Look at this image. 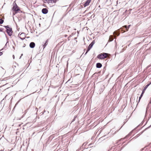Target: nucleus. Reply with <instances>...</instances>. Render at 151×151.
<instances>
[{"label": "nucleus", "instance_id": "36", "mask_svg": "<svg viewBox=\"0 0 151 151\" xmlns=\"http://www.w3.org/2000/svg\"><path fill=\"white\" fill-rule=\"evenodd\" d=\"M151 102V99H150V102L149 103H150Z\"/></svg>", "mask_w": 151, "mask_h": 151}, {"label": "nucleus", "instance_id": "9", "mask_svg": "<svg viewBox=\"0 0 151 151\" xmlns=\"http://www.w3.org/2000/svg\"><path fill=\"white\" fill-rule=\"evenodd\" d=\"M96 67L97 68H101L102 66V64L99 63H97L96 64Z\"/></svg>", "mask_w": 151, "mask_h": 151}, {"label": "nucleus", "instance_id": "23", "mask_svg": "<svg viewBox=\"0 0 151 151\" xmlns=\"http://www.w3.org/2000/svg\"><path fill=\"white\" fill-rule=\"evenodd\" d=\"M76 117H75V118L72 120V122H73L75 120V118Z\"/></svg>", "mask_w": 151, "mask_h": 151}, {"label": "nucleus", "instance_id": "35", "mask_svg": "<svg viewBox=\"0 0 151 151\" xmlns=\"http://www.w3.org/2000/svg\"><path fill=\"white\" fill-rule=\"evenodd\" d=\"M21 36L22 37H23L24 36L23 35H21Z\"/></svg>", "mask_w": 151, "mask_h": 151}, {"label": "nucleus", "instance_id": "5", "mask_svg": "<svg viewBox=\"0 0 151 151\" xmlns=\"http://www.w3.org/2000/svg\"><path fill=\"white\" fill-rule=\"evenodd\" d=\"M113 34L114 37H116L119 35V32L118 30L115 31L114 32Z\"/></svg>", "mask_w": 151, "mask_h": 151}, {"label": "nucleus", "instance_id": "42", "mask_svg": "<svg viewBox=\"0 0 151 151\" xmlns=\"http://www.w3.org/2000/svg\"><path fill=\"white\" fill-rule=\"evenodd\" d=\"M144 150V149L143 148V149H142V150Z\"/></svg>", "mask_w": 151, "mask_h": 151}, {"label": "nucleus", "instance_id": "41", "mask_svg": "<svg viewBox=\"0 0 151 151\" xmlns=\"http://www.w3.org/2000/svg\"><path fill=\"white\" fill-rule=\"evenodd\" d=\"M25 46H23V47H25Z\"/></svg>", "mask_w": 151, "mask_h": 151}, {"label": "nucleus", "instance_id": "21", "mask_svg": "<svg viewBox=\"0 0 151 151\" xmlns=\"http://www.w3.org/2000/svg\"><path fill=\"white\" fill-rule=\"evenodd\" d=\"M19 37L22 40H24L25 39L24 37L22 38L20 37Z\"/></svg>", "mask_w": 151, "mask_h": 151}, {"label": "nucleus", "instance_id": "39", "mask_svg": "<svg viewBox=\"0 0 151 151\" xmlns=\"http://www.w3.org/2000/svg\"><path fill=\"white\" fill-rule=\"evenodd\" d=\"M144 131H143V132H141V134L142 133L144 132Z\"/></svg>", "mask_w": 151, "mask_h": 151}, {"label": "nucleus", "instance_id": "12", "mask_svg": "<svg viewBox=\"0 0 151 151\" xmlns=\"http://www.w3.org/2000/svg\"><path fill=\"white\" fill-rule=\"evenodd\" d=\"M102 53H101L100 54H99L97 56V58L99 59H102Z\"/></svg>", "mask_w": 151, "mask_h": 151}, {"label": "nucleus", "instance_id": "38", "mask_svg": "<svg viewBox=\"0 0 151 151\" xmlns=\"http://www.w3.org/2000/svg\"><path fill=\"white\" fill-rule=\"evenodd\" d=\"M4 34H5V35H6V34L5 33H4Z\"/></svg>", "mask_w": 151, "mask_h": 151}, {"label": "nucleus", "instance_id": "24", "mask_svg": "<svg viewBox=\"0 0 151 151\" xmlns=\"http://www.w3.org/2000/svg\"><path fill=\"white\" fill-rule=\"evenodd\" d=\"M3 29L2 28H0V32H2L3 31Z\"/></svg>", "mask_w": 151, "mask_h": 151}, {"label": "nucleus", "instance_id": "6", "mask_svg": "<svg viewBox=\"0 0 151 151\" xmlns=\"http://www.w3.org/2000/svg\"><path fill=\"white\" fill-rule=\"evenodd\" d=\"M91 0H87L86 2L83 4L84 7H85L86 6H88L91 2Z\"/></svg>", "mask_w": 151, "mask_h": 151}, {"label": "nucleus", "instance_id": "1", "mask_svg": "<svg viewBox=\"0 0 151 151\" xmlns=\"http://www.w3.org/2000/svg\"><path fill=\"white\" fill-rule=\"evenodd\" d=\"M13 6L12 10L14 12L13 13V15H14L18 12H19V11H21V12H22V11L20 10V8L15 2H14L13 3Z\"/></svg>", "mask_w": 151, "mask_h": 151}, {"label": "nucleus", "instance_id": "34", "mask_svg": "<svg viewBox=\"0 0 151 151\" xmlns=\"http://www.w3.org/2000/svg\"><path fill=\"white\" fill-rule=\"evenodd\" d=\"M149 104H148L147 105V108H148V107H149Z\"/></svg>", "mask_w": 151, "mask_h": 151}, {"label": "nucleus", "instance_id": "20", "mask_svg": "<svg viewBox=\"0 0 151 151\" xmlns=\"http://www.w3.org/2000/svg\"><path fill=\"white\" fill-rule=\"evenodd\" d=\"M139 135H140V134H138L136 136H135L133 138L136 139L137 137H138Z\"/></svg>", "mask_w": 151, "mask_h": 151}, {"label": "nucleus", "instance_id": "3", "mask_svg": "<svg viewBox=\"0 0 151 151\" xmlns=\"http://www.w3.org/2000/svg\"><path fill=\"white\" fill-rule=\"evenodd\" d=\"M6 32L8 35L11 36L12 35L13 31L12 30V28L10 27L8 29H6Z\"/></svg>", "mask_w": 151, "mask_h": 151}, {"label": "nucleus", "instance_id": "30", "mask_svg": "<svg viewBox=\"0 0 151 151\" xmlns=\"http://www.w3.org/2000/svg\"><path fill=\"white\" fill-rule=\"evenodd\" d=\"M13 59H14V55H13Z\"/></svg>", "mask_w": 151, "mask_h": 151}, {"label": "nucleus", "instance_id": "32", "mask_svg": "<svg viewBox=\"0 0 151 151\" xmlns=\"http://www.w3.org/2000/svg\"><path fill=\"white\" fill-rule=\"evenodd\" d=\"M72 36V35H70V36H69V37H71Z\"/></svg>", "mask_w": 151, "mask_h": 151}, {"label": "nucleus", "instance_id": "40", "mask_svg": "<svg viewBox=\"0 0 151 151\" xmlns=\"http://www.w3.org/2000/svg\"><path fill=\"white\" fill-rule=\"evenodd\" d=\"M21 57H22V56H21L20 57V58H19V59H20V58H21Z\"/></svg>", "mask_w": 151, "mask_h": 151}, {"label": "nucleus", "instance_id": "15", "mask_svg": "<svg viewBox=\"0 0 151 151\" xmlns=\"http://www.w3.org/2000/svg\"><path fill=\"white\" fill-rule=\"evenodd\" d=\"M47 40L45 41V42L44 43V44L43 45V47H44L43 49H44L45 47L46 46V45H47Z\"/></svg>", "mask_w": 151, "mask_h": 151}, {"label": "nucleus", "instance_id": "4", "mask_svg": "<svg viewBox=\"0 0 151 151\" xmlns=\"http://www.w3.org/2000/svg\"><path fill=\"white\" fill-rule=\"evenodd\" d=\"M42 12L43 14H46L48 13V10L47 8H43L42 9Z\"/></svg>", "mask_w": 151, "mask_h": 151}, {"label": "nucleus", "instance_id": "10", "mask_svg": "<svg viewBox=\"0 0 151 151\" xmlns=\"http://www.w3.org/2000/svg\"><path fill=\"white\" fill-rule=\"evenodd\" d=\"M151 84V83H150L149 84H147L146 85L145 87H144L143 90H142V92L143 93H145V91L147 88Z\"/></svg>", "mask_w": 151, "mask_h": 151}, {"label": "nucleus", "instance_id": "11", "mask_svg": "<svg viewBox=\"0 0 151 151\" xmlns=\"http://www.w3.org/2000/svg\"><path fill=\"white\" fill-rule=\"evenodd\" d=\"M130 26V25H129L128 26H127V25H125L124 26V27L125 28L126 31H128L129 28V27Z\"/></svg>", "mask_w": 151, "mask_h": 151}, {"label": "nucleus", "instance_id": "28", "mask_svg": "<svg viewBox=\"0 0 151 151\" xmlns=\"http://www.w3.org/2000/svg\"><path fill=\"white\" fill-rule=\"evenodd\" d=\"M17 104H15V106H14V109H14L15 108V107L16 106V105H17Z\"/></svg>", "mask_w": 151, "mask_h": 151}, {"label": "nucleus", "instance_id": "17", "mask_svg": "<svg viewBox=\"0 0 151 151\" xmlns=\"http://www.w3.org/2000/svg\"><path fill=\"white\" fill-rule=\"evenodd\" d=\"M4 22V21L3 20L0 18V24H2Z\"/></svg>", "mask_w": 151, "mask_h": 151}, {"label": "nucleus", "instance_id": "14", "mask_svg": "<svg viewBox=\"0 0 151 151\" xmlns=\"http://www.w3.org/2000/svg\"><path fill=\"white\" fill-rule=\"evenodd\" d=\"M144 93L143 92H142V93L141 94L140 97L139 98V101L141 99V98L143 96V94Z\"/></svg>", "mask_w": 151, "mask_h": 151}, {"label": "nucleus", "instance_id": "27", "mask_svg": "<svg viewBox=\"0 0 151 151\" xmlns=\"http://www.w3.org/2000/svg\"><path fill=\"white\" fill-rule=\"evenodd\" d=\"M2 54H3L2 52H0V56L2 55Z\"/></svg>", "mask_w": 151, "mask_h": 151}, {"label": "nucleus", "instance_id": "19", "mask_svg": "<svg viewBox=\"0 0 151 151\" xmlns=\"http://www.w3.org/2000/svg\"><path fill=\"white\" fill-rule=\"evenodd\" d=\"M23 35L24 36H25V34L24 32L22 33H19L18 35V36H21V35Z\"/></svg>", "mask_w": 151, "mask_h": 151}, {"label": "nucleus", "instance_id": "25", "mask_svg": "<svg viewBox=\"0 0 151 151\" xmlns=\"http://www.w3.org/2000/svg\"><path fill=\"white\" fill-rule=\"evenodd\" d=\"M151 127V125H150V126L148 127H147V128H146L145 129V130H146V129H148L149 128H150Z\"/></svg>", "mask_w": 151, "mask_h": 151}, {"label": "nucleus", "instance_id": "33", "mask_svg": "<svg viewBox=\"0 0 151 151\" xmlns=\"http://www.w3.org/2000/svg\"><path fill=\"white\" fill-rule=\"evenodd\" d=\"M70 37H68V40H70V39H69V38Z\"/></svg>", "mask_w": 151, "mask_h": 151}, {"label": "nucleus", "instance_id": "8", "mask_svg": "<svg viewBox=\"0 0 151 151\" xmlns=\"http://www.w3.org/2000/svg\"><path fill=\"white\" fill-rule=\"evenodd\" d=\"M107 53H103L102 54V59H103L105 58H106L107 56Z\"/></svg>", "mask_w": 151, "mask_h": 151}, {"label": "nucleus", "instance_id": "31", "mask_svg": "<svg viewBox=\"0 0 151 151\" xmlns=\"http://www.w3.org/2000/svg\"><path fill=\"white\" fill-rule=\"evenodd\" d=\"M13 48L14 50H15V47H14L13 46Z\"/></svg>", "mask_w": 151, "mask_h": 151}, {"label": "nucleus", "instance_id": "18", "mask_svg": "<svg viewBox=\"0 0 151 151\" xmlns=\"http://www.w3.org/2000/svg\"><path fill=\"white\" fill-rule=\"evenodd\" d=\"M4 27L6 28V29H9V28H10V27H9V26L8 25H7V26H4Z\"/></svg>", "mask_w": 151, "mask_h": 151}, {"label": "nucleus", "instance_id": "37", "mask_svg": "<svg viewBox=\"0 0 151 151\" xmlns=\"http://www.w3.org/2000/svg\"><path fill=\"white\" fill-rule=\"evenodd\" d=\"M23 55V54H22L21 55V56H22Z\"/></svg>", "mask_w": 151, "mask_h": 151}, {"label": "nucleus", "instance_id": "16", "mask_svg": "<svg viewBox=\"0 0 151 151\" xmlns=\"http://www.w3.org/2000/svg\"><path fill=\"white\" fill-rule=\"evenodd\" d=\"M132 131H131V132H130L127 135L126 137H124V139H125L126 138H127L128 136H129V135H130L131 134H132Z\"/></svg>", "mask_w": 151, "mask_h": 151}, {"label": "nucleus", "instance_id": "22", "mask_svg": "<svg viewBox=\"0 0 151 151\" xmlns=\"http://www.w3.org/2000/svg\"><path fill=\"white\" fill-rule=\"evenodd\" d=\"M8 42H9L8 41H7L6 42V44H5V46L4 47V48H6V45H7V43H8Z\"/></svg>", "mask_w": 151, "mask_h": 151}, {"label": "nucleus", "instance_id": "43", "mask_svg": "<svg viewBox=\"0 0 151 151\" xmlns=\"http://www.w3.org/2000/svg\"><path fill=\"white\" fill-rule=\"evenodd\" d=\"M30 81H31V80L29 81V83L30 82Z\"/></svg>", "mask_w": 151, "mask_h": 151}, {"label": "nucleus", "instance_id": "29", "mask_svg": "<svg viewBox=\"0 0 151 151\" xmlns=\"http://www.w3.org/2000/svg\"><path fill=\"white\" fill-rule=\"evenodd\" d=\"M64 36L65 37H66L67 36V35H64Z\"/></svg>", "mask_w": 151, "mask_h": 151}, {"label": "nucleus", "instance_id": "2", "mask_svg": "<svg viewBox=\"0 0 151 151\" xmlns=\"http://www.w3.org/2000/svg\"><path fill=\"white\" fill-rule=\"evenodd\" d=\"M95 43V41L94 40H93L92 41V42L88 46L87 49V50L86 53L85 54V55H86L87 52L90 50L91 49V48L92 47L93 45Z\"/></svg>", "mask_w": 151, "mask_h": 151}, {"label": "nucleus", "instance_id": "7", "mask_svg": "<svg viewBox=\"0 0 151 151\" xmlns=\"http://www.w3.org/2000/svg\"><path fill=\"white\" fill-rule=\"evenodd\" d=\"M35 46V44L34 42H31L29 44V47L30 48H33Z\"/></svg>", "mask_w": 151, "mask_h": 151}, {"label": "nucleus", "instance_id": "26", "mask_svg": "<svg viewBox=\"0 0 151 151\" xmlns=\"http://www.w3.org/2000/svg\"><path fill=\"white\" fill-rule=\"evenodd\" d=\"M4 98L2 99L1 101L0 102V104H1V103H2V101L4 100Z\"/></svg>", "mask_w": 151, "mask_h": 151}, {"label": "nucleus", "instance_id": "13", "mask_svg": "<svg viewBox=\"0 0 151 151\" xmlns=\"http://www.w3.org/2000/svg\"><path fill=\"white\" fill-rule=\"evenodd\" d=\"M50 3H55L57 1V0H49Z\"/></svg>", "mask_w": 151, "mask_h": 151}]
</instances>
